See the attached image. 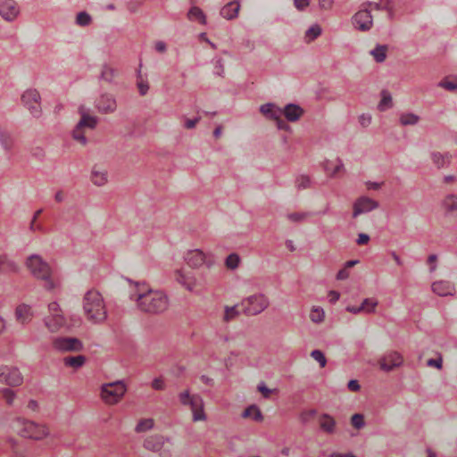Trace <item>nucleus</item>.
Returning a JSON list of instances; mask_svg holds the SVG:
<instances>
[{"mask_svg":"<svg viewBox=\"0 0 457 457\" xmlns=\"http://www.w3.org/2000/svg\"><path fill=\"white\" fill-rule=\"evenodd\" d=\"M130 299L137 302V308L147 313H161L168 308L166 295L159 290H151L145 284H137L136 293Z\"/></svg>","mask_w":457,"mask_h":457,"instance_id":"1","label":"nucleus"},{"mask_svg":"<svg viewBox=\"0 0 457 457\" xmlns=\"http://www.w3.org/2000/svg\"><path fill=\"white\" fill-rule=\"evenodd\" d=\"M26 265L35 278L45 281L44 287L46 290H54L59 286L58 278L41 256L31 254L28 257Z\"/></svg>","mask_w":457,"mask_h":457,"instance_id":"2","label":"nucleus"},{"mask_svg":"<svg viewBox=\"0 0 457 457\" xmlns=\"http://www.w3.org/2000/svg\"><path fill=\"white\" fill-rule=\"evenodd\" d=\"M83 310L87 319L93 323L103 322L107 317L104 298L98 291L94 289L85 294Z\"/></svg>","mask_w":457,"mask_h":457,"instance_id":"3","label":"nucleus"},{"mask_svg":"<svg viewBox=\"0 0 457 457\" xmlns=\"http://www.w3.org/2000/svg\"><path fill=\"white\" fill-rule=\"evenodd\" d=\"M11 427L13 431L24 438L40 440L48 434V430L45 426L21 417L15 418L12 421Z\"/></svg>","mask_w":457,"mask_h":457,"instance_id":"4","label":"nucleus"},{"mask_svg":"<svg viewBox=\"0 0 457 457\" xmlns=\"http://www.w3.org/2000/svg\"><path fill=\"white\" fill-rule=\"evenodd\" d=\"M79 113L80 114V120L72 131V137L78 143L86 145L87 138L85 130L86 129H94L98 123V118L90 115L84 106L79 108Z\"/></svg>","mask_w":457,"mask_h":457,"instance_id":"5","label":"nucleus"},{"mask_svg":"<svg viewBox=\"0 0 457 457\" xmlns=\"http://www.w3.org/2000/svg\"><path fill=\"white\" fill-rule=\"evenodd\" d=\"M179 400L182 405L190 407L195 422L206 420V414L204 409V403L199 395H191L188 390H185L179 394Z\"/></svg>","mask_w":457,"mask_h":457,"instance_id":"6","label":"nucleus"},{"mask_svg":"<svg viewBox=\"0 0 457 457\" xmlns=\"http://www.w3.org/2000/svg\"><path fill=\"white\" fill-rule=\"evenodd\" d=\"M270 301L263 294H255L242 300V306L245 314L253 316L260 314L268 308Z\"/></svg>","mask_w":457,"mask_h":457,"instance_id":"7","label":"nucleus"},{"mask_svg":"<svg viewBox=\"0 0 457 457\" xmlns=\"http://www.w3.org/2000/svg\"><path fill=\"white\" fill-rule=\"evenodd\" d=\"M48 312L49 314L44 319V323L50 332H57L65 326L66 320L58 303H50L48 304Z\"/></svg>","mask_w":457,"mask_h":457,"instance_id":"8","label":"nucleus"},{"mask_svg":"<svg viewBox=\"0 0 457 457\" xmlns=\"http://www.w3.org/2000/svg\"><path fill=\"white\" fill-rule=\"evenodd\" d=\"M126 392V386L121 381L104 384L101 388V396L108 404L118 403Z\"/></svg>","mask_w":457,"mask_h":457,"instance_id":"9","label":"nucleus"},{"mask_svg":"<svg viewBox=\"0 0 457 457\" xmlns=\"http://www.w3.org/2000/svg\"><path fill=\"white\" fill-rule=\"evenodd\" d=\"M144 446L149 451L160 453L162 457L170 456L171 444L168 438H164L161 435H154L145 438Z\"/></svg>","mask_w":457,"mask_h":457,"instance_id":"10","label":"nucleus"},{"mask_svg":"<svg viewBox=\"0 0 457 457\" xmlns=\"http://www.w3.org/2000/svg\"><path fill=\"white\" fill-rule=\"evenodd\" d=\"M352 22L355 29L361 31H369L373 26V17L370 9L361 4L359 11L352 17Z\"/></svg>","mask_w":457,"mask_h":457,"instance_id":"11","label":"nucleus"},{"mask_svg":"<svg viewBox=\"0 0 457 457\" xmlns=\"http://www.w3.org/2000/svg\"><path fill=\"white\" fill-rule=\"evenodd\" d=\"M41 96L37 89H28L21 96V102L30 113L36 117H40L42 113Z\"/></svg>","mask_w":457,"mask_h":457,"instance_id":"12","label":"nucleus"},{"mask_svg":"<svg viewBox=\"0 0 457 457\" xmlns=\"http://www.w3.org/2000/svg\"><path fill=\"white\" fill-rule=\"evenodd\" d=\"M185 262L193 268L205 264L211 267L214 263L213 256L204 253L199 249L189 250L184 256Z\"/></svg>","mask_w":457,"mask_h":457,"instance_id":"13","label":"nucleus"},{"mask_svg":"<svg viewBox=\"0 0 457 457\" xmlns=\"http://www.w3.org/2000/svg\"><path fill=\"white\" fill-rule=\"evenodd\" d=\"M21 13L19 4L15 0H0V17L7 21H16Z\"/></svg>","mask_w":457,"mask_h":457,"instance_id":"14","label":"nucleus"},{"mask_svg":"<svg viewBox=\"0 0 457 457\" xmlns=\"http://www.w3.org/2000/svg\"><path fill=\"white\" fill-rule=\"evenodd\" d=\"M378 203L368 196L362 195L358 197L353 204V218L368 213L373 210L378 209Z\"/></svg>","mask_w":457,"mask_h":457,"instance_id":"15","label":"nucleus"},{"mask_svg":"<svg viewBox=\"0 0 457 457\" xmlns=\"http://www.w3.org/2000/svg\"><path fill=\"white\" fill-rule=\"evenodd\" d=\"M23 378L17 368L3 366L0 367V383H4L10 386H20Z\"/></svg>","mask_w":457,"mask_h":457,"instance_id":"16","label":"nucleus"},{"mask_svg":"<svg viewBox=\"0 0 457 457\" xmlns=\"http://www.w3.org/2000/svg\"><path fill=\"white\" fill-rule=\"evenodd\" d=\"M54 347L62 352H76L82 349V343L75 337H57L54 340Z\"/></svg>","mask_w":457,"mask_h":457,"instance_id":"17","label":"nucleus"},{"mask_svg":"<svg viewBox=\"0 0 457 457\" xmlns=\"http://www.w3.org/2000/svg\"><path fill=\"white\" fill-rule=\"evenodd\" d=\"M96 108L101 113H112L117 108V103L114 96L112 94H102L96 100Z\"/></svg>","mask_w":457,"mask_h":457,"instance_id":"18","label":"nucleus"},{"mask_svg":"<svg viewBox=\"0 0 457 457\" xmlns=\"http://www.w3.org/2000/svg\"><path fill=\"white\" fill-rule=\"evenodd\" d=\"M403 363V357L397 352H390L386 353L380 361V367L386 371L400 366Z\"/></svg>","mask_w":457,"mask_h":457,"instance_id":"19","label":"nucleus"},{"mask_svg":"<svg viewBox=\"0 0 457 457\" xmlns=\"http://www.w3.org/2000/svg\"><path fill=\"white\" fill-rule=\"evenodd\" d=\"M303 109L295 104H288L282 109V115L290 122L297 121L303 116Z\"/></svg>","mask_w":457,"mask_h":457,"instance_id":"20","label":"nucleus"},{"mask_svg":"<svg viewBox=\"0 0 457 457\" xmlns=\"http://www.w3.org/2000/svg\"><path fill=\"white\" fill-rule=\"evenodd\" d=\"M364 4L365 6H368V8L370 9V11L373 9L378 11H386L389 19H393L395 15L393 0H380L378 3L368 1Z\"/></svg>","mask_w":457,"mask_h":457,"instance_id":"21","label":"nucleus"},{"mask_svg":"<svg viewBox=\"0 0 457 457\" xmlns=\"http://www.w3.org/2000/svg\"><path fill=\"white\" fill-rule=\"evenodd\" d=\"M176 280L185 287L188 291H193L195 286V279L190 271L179 270L176 271Z\"/></svg>","mask_w":457,"mask_h":457,"instance_id":"22","label":"nucleus"},{"mask_svg":"<svg viewBox=\"0 0 457 457\" xmlns=\"http://www.w3.org/2000/svg\"><path fill=\"white\" fill-rule=\"evenodd\" d=\"M260 112L267 119L273 120L282 116V109L272 103L262 104L260 106Z\"/></svg>","mask_w":457,"mask_h":457,"instance_id":"23","label":"nucleus"},{"mask_svg":"<svg viewBox=\"0 0 457 457\" xmlns=\"http://www.w3.org/2000/svg\"><path fill=\"white\" fill-rule=\"evenodd\" d=\"M432 290L440 296H446L453 295L454 287L451 282L440 280L432 284Z\"/></svg>","mask_w":457,"mask_h":457,"instance_id":"24","label":"nucleus"},{"mask_svg":"<svg viewBox=\"0 0 457 457\" xmlns=\"http://www.w3.org/2000/svg\"><path fill=\"white\" fill-rule=\"evenodd\" d=\"M240 9L238 1H231L225 4L220 10V15L227 20H234L237 17Z\"/></svg>","mask_w":457,"mask_h":457,"instance_id":"25","label":"nucleus"},{"mask_svg":"<svg viewBox=\"0 0 457 457\" xmlns=\"http://www.w3.org/2000/svg\"><path fill=\"white\" fill-rule=\"evenodd\" d=\"M320 429L328 434H334L336 432V420L332 416L327 413L320 415L319 419Z\"/></svg>","mask_w":457,"mask_h":457,"instance_id":"26","label":"nucleus"},{"mask_svg":"<svg viewBox=\"0 0 457 457\" xmlns=\"http://www.w3.org/2000/svg\"><path fill=\"white\" fill-rule=\"evenodd\" d=\"M15 317L22 324L29 322L32 318L30 306L24 303L18 305L15 310Z\"/></svg>","mask_w":457,"mask_h":457,"instance_id":"27","label":"nucleus"},{"mask_svg":"<svg viewBox=\"0 0 457 457\" xmlns=\"http://www.w3.org/2000/svg\"><path fill=\"white\" fill-rule=\"evenodd\" d=\"M0 145L6 154H10L14 146V138L6 130L0 129Z\"/></svg>","mask_w":457,"mask_h":457,"instance_id":"28","label":"nucleus"},{"mask_svg":"<svg viewBox=\"0 0 457 457\" xmlns=\"http://www.w3.org/2000/svg\"><path fill=\"white\" fill-rule=\"evenodd\" d=\"M187 18L192 21H196L201 24H206V16L202 9L197 6H193L189 9Z\"/></svg>","mask_w":457,"mask_h":457,"instance_id":"29","label":"nucleus"},{"mask_svg":"<svg viewBox=\"0 0 457 457\" xmlns=\"http://www.w3.org/2000/svg\"><path fill=\"white\" fill-rule=\"evenodd\" d=\"M18 270L17 264L8 259L4 254L0 255V273L1 272H15Z\"/></svg>","mask_w":457,"mask_h":457,"instance_id":"30","label":"nucleus"},{"mask_svg":"<svg viewBox=\"0 0 457 457\" xmlns=\"http://www.w3.org/2000/svg\"><path fill=\"white\" fill-rule=\"evenodd\" d=\"M91 180L98 187L103 186L107 182V172L105 170H99L95 167L91 172Z\"/></svg>","mask_w":457,"mask_h":457,"instance_id":"31","label":"nucleus"},{"mask_svg":"<svg viewBox=\"0 0 457 457\" xmlns=\"http://www.w3.org/2000/svg\"><path fill=\"white\" fill-rule=\"evenodd\" d=\"M85 361L86 358L83 355L67 356L63 359V363L65 366L72 367L74 369L82 367Z\"/></svg>","mask_w":457,"mask_h":457,"instance_id":"32","label":"nucleus"},{"mask_svg":"<svg viewBox=\"0 0 457 457\" xmlns=\"http://www.w3.org/2000/svg\"><path fill=\"white\" fill-rule=\"evenodd\" d=\"M443 205L446 212L457 214V195H448L445 196Z\"/></svg>","mask_w":457,"mask_h":457,"instance_id":"33","label":"nucleus"},{"mask_svg":"<svg viewBox=\"0 0 457 457\" xmlns=\"http://www.w3.org/2000/svg\"><path fill=\"white\" fill-rule=\"evenodd\" d=\"M242 416L244 418H251L255 421H261L262 420V414L256 405H251L247 407L244 411Z\"/></svg>","mask_w":457,"mask_h":457,"instance_id":"34","label":"nucleus"},{"mask_svg":"<svg viewBox=\"0 0 457 457\" xmlns=\"http://www.w3.org/2000/svg\"><path fill=\"white\" fill-rule=\"evenodd\" d=\"M238 305L234 306H225L224 313L222 320L225 322H229L236 320L239 315V311L237 310Z\"/></svg>","mask_w":457,"mask_h":457,"instance_id":"35","label":"nucleus"},{"mask_svg":"<svg viewBox=\"0 0 457 457\" xmlns=\"http://www.w3.org/2000/svg\"><path fill=\"white\" fill-rule=\"evenodd\" d=\"M392 107V96L386 90L381 92V100L378 105L379 111L384 112Z\"/></svg>","mask_w":457,"mask_h":457,"instance_id":"36","label":"nucleus"},{"mask_svg":"<svg viewBox=\"0 0 457 457\" xmlns=\"http://www.w3.org/2000/svg\"><path fill=\"white\" fill-rule=\"evenodd\" d=\"M420 117L411 112L402 113L400 116V123L403 126L415 125L419 122Z\"/></svg>","mask_w":457,"mask_h":457,"instance_id":"37","label":"nucleus"},{"mask_svg":"<svg viewBox=\"0 0 457 457\" xmlns=\"http://www.w3.org/2000/svg\"><path fill=\"white\" fill-rule=\"evenodd\" d=\"M370 54L374 57L377 62H382L386 57V46L378 45L370 51Z\"/></svg>","mask_w":457,"mask_h":457,"instance_id":"38","label":"nucleus"},{"mask_svg":"<svg viewBox=\"0 0 457 457\" xmlns=\"http://www.w3.org/2000/svg\"><path fill=\"white\" fill-rule=\"evenodd\" d=\"M312 185V179L307 175H299L295 179V187L298 190L310 188Z\"/></svg>","mask_w":457,"mask_h":457,"instance_id":"39","label":"nucleus"},{"mask_svg":"<svg viewBox=\"0 0 457 457\" xmlns=\"http://www.w3.org/2000/svg\"><path fill=\"white\" fill-rule=\"evenodd\" d=\"M321 34V28L318 24L311 26L305 32V40L312 42Z\"/></svg>","mask_w":457,"mask_h":457,"instance_id":"40","label":"nucleus"},{"mask_svg":"<svg viewBox=\"0 0 457 457\" xmlns=\"http://www.w3.org/2000/svg\"><path fill=\"white\" fill-rule=\"evenodd\" d=\"M92 22V17L87 12H79L76 16V24L80 27L89 26Z\"/></svg>","mask_w":457,"mask_h":457,"instance_id":"41","label":"nucleus"},{"mask_svg":"<svg viewBox=\"0 0 457 457\" xmlns=\"http://www.w3.org/2000/svg\"><path fill=\"white\" fill-rule=\"evenodd\" d=\"M314 214L311 212H291L287 215V219L292 222H302L311 215Z\"/></svg>","mask_w":457,"mask_h":457,"instance_id":"42","label":"nucleus"},{"mask_svg":"<svg viewBox=\"0 0 457 457\" xmlns=\"http://www.w3.org/2000/svg\"><path fill=\"white\" fill-rule=\"evenodd\" d=\"M115 74L116 71L111 66L105 64L102 68L101 79L107 82H112L115 77Z\"/></svg>","mask_w":457,"mask_h":457,"instance_id":"43","label":"nucleus"},{"mask_svg":"<svg viewBox=\"0 0 457 457\" xmlns=\"http://www.w3.org/2000/svg\"><path fill=\"white\" fill-rule=\"evenodd\" d=\"M325 318V313L323 309L320 307H312L311 313H310V319L314 323H320L323 321Z\"/></svg>","mask_w":457,"mask_h":457,"instance_id":"44","label":"nucleus"},{"mask_svg":"<svg viewBox=\"0 0 457 457\" xmlns=\"http://www.w3.org/2000/svg\"><path fill=\"white\" fill-rule=\"evenodd\" d=\"M377 305L378 301L374 298H366L361 304L362 311L368 313L374 312Z\"/></svg>","mask_w":457,"mask_h":457,"instance_id":"45","label":"nucleus"},{"mask_svg":"<svg viewBox=\"0 0 457 457\" xmlns=\"http://www.w3.org/2000/svg\"><path fill=\"white\" fill-rule=\"evenodd\" d=\"M154 426V420L152 419H144V420H141L137 427H136V431L140 433V432H145L146 430H149L153 428Z\"/></svg>","mask_w":457,"mask_h":457,"instance_id":"46","label":"nucleus"},{"mask_svg":"<svg viewBox=\"0 0 457 457\" xmlns=\"http://www.w3.org/2000/svg\"><path fill=\"white\" fill-rule=\"evenodd\" d=\"M239 261H240L239 256L237 253H230L226 258L225 264H226L227 268H228L230 270H235L236 268L238 267Z\"/></svg>","mask_w":457,"mask_h":457,"instance_id":"47","label":"nucleus"},{"mask_svg":"<svg viewBox=\"0 0 457 457\" xmlns=\"http://www.w3.org/2000/svg\"><path fill=\"white\" fill-rule=\"evenodd\" d=\"M317 414V411L315 409H310L303 411L300 414V420L303 423L306 424L310 422Z\"/></svg>","mask_w":457,"mask_h":457,"instance_id":"48","label":"nucleus"},{"mask_svg":"<svg viewBox=\"0 0 457 457\" xmlns=\"http://www.w3.org/2000/svg\"><path fill=\"white\" fill-rule=\"evenodd\" d=\"M137 86L141 96H145L147 94L149 89L148 82L142 78L140 73L137 76Z\"/></svg>","mask_w":457,"mask_h":457,"instance_id":"49","label":"nucleus"},{"mask_svg":"<svg viewBox=\"0 0 457 457\" xmlns=\"http://www.w3.org/2000/svg\"><path fill=\"white\" fill-rule=\"evenodd\" d=\"M431 157H432V161H433L434 164L437 168H441V167L445 166V164L446 162V156L443 155L440 153L434 152L431 154Z\"/></svg>","mask_w":457,"mask_h":457,"instance_id":"50","label":"nucleus"},{"mask_svg":"<svg viewBox=\"0 0 457 457\" xmlns=\"http://www.w3.org/2000/svg\"><path fill=\"white\" fill-rule=\"evenodd\" d=\"M438 86L448 91H456L457 80H450L448 79H445L439 82Z\"/></svg>","mask_w":457,"mask_h":457,"instance_id":"51","label":"nucleus"},{"mask_svg":"<svg viewBox=\"0 0 457 457\" xmlns=\"http://www.w3.org/2000/svg\"><path fill=\"white\" fill-rule=\"evenodd\" d=\"M311 356L320 363V367L323 368L326 366L327 360L324 353L320 350L312 351Z\"/></svg>","mask_w":457,"mask_h":457,"instance_id":"52","label":"nucleus"},{"mask_svg":"<svg viewBox=\"0 0 457 457\" xmlns=\"http://www.w3.org/2000/svg\"><path fill=\"white\" fill-rule=\"evenodd\" d=\"M351 422L352 425L357 429H361L365 425L363 415L360 413L353 414L351 419Z\"/></svg>","mask_w":457,"mask_h":457,"instance_id":"53","label":"nucleus"},{"mask_svg":"<svg viewBox=\"0 0 457 457\" xmlns=\"http://www.w3.org/2000/svg\"><path fill=\"white\" fill-rule=\"evenodd\" d=\"M151 386L154 390L162 391L166 388V383L162 377H158L152 381Z\"/></svg>","mask_w":457,"mask_h":457,"instance_id":"54","label":"nucleus"},{"mask_svg":"<svg viewBox=\"0 0 457 457\" xmlns=\"http://www.w3.org/2000/svg\"><path fill=\"white\" fill-rule=\"evenodd\" d=\"M214 74L222 76L224 73V65L221 58H217L214 61Z\"/></svg>","mask_w":457,"mask_h":457,"instance_id":"55","label":"nucleus"},{"mask_svg":"<svg viewBox=\"0 0 457 457\" xmlns=\"http://www.w3.org/2000/svg\"><path fill=\"white\" fill-rule=\"evenodd\" d=\"M2 393H3L4 398L5 399L6 403L11 405L13 403V400L15 398L14 392L9 388H4L2 390Z\"/></svg>","mask_w":457,"mask_h":457,"instance_id":"56","label":"nucleus"},{"mask_svg":"<svg viewBox=\"0 0 457 457\" xmlns=\"http://www.w3.org/2000/svg\"><path fill=\"white\" fill-rule=\"evenodd\" d=\"M43 210L42 209H39L37 210L34 215H33V218H32V220L30 222V226H29V228L30 230L32 231H35L37 229H41V227L40 226H37L36 225V220H37V218L40 216V214L42 213Z\"/></svg>","mask_w":457,"mask_h":457,"instance_id":"57","label":"nucleus"},{"mask_svg":"<svg viewBox=\"0 0 457 457\" xmlns=\"http://www.w3.org/2000/svg\"><path fill=\"white\" fill-rule=\"evenodd\" d=\"M359 122L364 128L370 126V124L371 123V116H370V114L362 113L361 115H360L359 116Z\"/></svg>","mask_w":457,"mask_h":457,"instance_id":"58","label":"nucleus"},{"mask_svg":"<svg viewBox=\"0 0 457 457\" xmlns=\"http://www.w3.org/2000/svg\"><path fill=\"white\" fill-rule=\"evenodd\" d=\"M257 389L260 393H262L264 398H269L270 394L272 393V390L268 388L264 383L259 384Z\"/></svg>","mask_w":457,"mask_h":457,"instance_id":"59","label":"nucleus"},{"mask_svg":"<svg viewBox=\"0 0 457 457\" xmlns=\"http://www.w3.org/2000/svg\"><path fill=\"white\" fill-rule=\"evenodd\" d=\"M334 0H319V7L321 10L328 11L332 8Z\"/></svg>","mask_w":457,"mask_h":457,"instance_id":"60","label":"nucleus"},{"mask_svg":"<svg viewBox=\"0 0 457 457\" xmlns=\"http://www.w3.org/2000/svg\"><path fill=\"white\" fill-rule=\"evenodd\" d=\"M310 4L309 0H294L295 7L299 11H303Z\"/></svg>","mask_w":457,"mask_h":457,"instance_id":"61","label":"nucleus"},{"mask_svg":"<svg viewBox=\"0 0 457 457\" xmlns=\"http://www.w3.org/2000/svg\"><path fill=\"white\" fill-rule=\"evenodd\" d=\"M200 119H201L200 117H196L195 119H186L184 127L187 129H192L196 126V124L199 122Z\"/></svg>","mask_w":457,"mask_h":457,"instance_id":"62","label":"nucleus"},{"mask_svg":"<svg viewBox=\"0 0 457 457\" xmlns=\"http://www.w3.org/2000/svg\"><path fill=\"white\" fill-rule=\"evenodd\" d=\"M370 236L365 234V233H360L358 235V237L356 239V243L357 245H367L369 242H370Z\"/></svg>","mask_w":457,"mask_h":457,"instance_id":"63","label":"nucleus"},{"mask_svg":"<svg viewBox=\"0 0 457 457\" xmlns=\"http://www.w3.org/2000/svg\"><path fill=\"white\" fill-rule=\"evenodd\" d=\"M349 276H350L349 270L344 267L343 269L338 270V272L337 274V280H345L349 278Z\"/></svg>","mask_w":457,"mask_h":457,"instance_id":"64","label":"nucleus"}]
</instances>
